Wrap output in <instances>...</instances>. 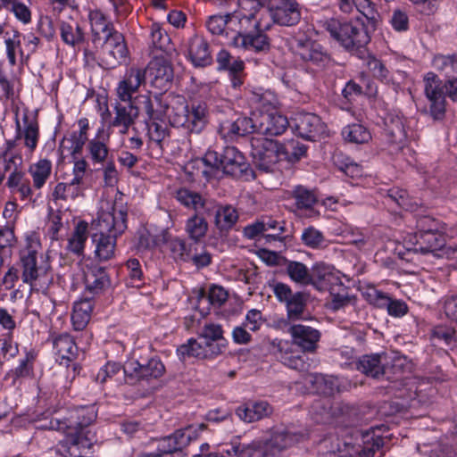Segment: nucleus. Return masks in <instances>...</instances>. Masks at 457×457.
<instances>
[{
    "label": "nucleus",
    "instance_id": "obj_1",
    "mask_svg": "<svg viewBox=\"0 0 457 457\" xmlns=\"http://www.w3.org/2000/svg\"><path fill=\"white\" fill-rule=\"evenodd\" d=\"M96 416L95 405H90L76 407L66 417L51 419L46 428L65 435L58 443L56 453L64 457H90L97 440L89 426Z\"/></svg>",
    "mask_w": 457,
    "mask_h": 457
},
{
    "label": "nucleus",
    "instance_id": "obj_2",
    "mask_svg": "<svg viewBox=\"0 0 457 457\" xmlns=\"http://www.w3.org/2000/svg\"><path fill=\"white\" fill-rule=\"evenodd\" d=\"M137 100L138 111L143 110L149 120H162L165 116L171 126L183 128L188 133H200L206 126L209 110L205 102H193L190 105L184 101L162 104L161 96L155 95L154 101L161 107L155 110L148 95L139 96Z\"/></svg>",
    "mask_w": 457,
    "mask_h": 457
},
{
    "label": "nucleus",
    "instance_id": "obj_3",
    "mask_svg": "<svg viewBox=\"0 0 457 457\" xmlns=\"http://www.w3.org/2000/svg\"><path fill=\"white\" fill-rule=\"evenodd\" d=\"M128 207L121 199H115L102 207L96 220L91 240L95 245V256L105 262L114 256L117 237L127 228Z\"/></svg>",
    "mask_w": 457,
    "mask_h": 457
},
{
    "label": "nucleus",
    "instance_id": "obj_4",
    "mask_svg": "<svg viewBox=\"0 0 457 457\" xmlns=\"http://www.w3.org/2000/svg\"><path fill=\"white\" fill-rule=\"evenodd\" d=\"M40 250L38 235L35 232L27 234L17 263L23 283L29 285L31 291L37 292L48 289L54 279L51 264L44 259Z\"/></svg>",
    "mask_w": 457,
    "mask_h": 457
},
{
    "label": "nucleus",
    "instance_id": "obj_5",
    "mask_svg": "<svg viewBox=\"0 0 457 457\" xmlns=\"http://www.w3.org/2000/svg\"><path fill=\"white\" fill-rule=\"evenodd\" d=\"M207 169L203 170V175L210 179L217 177L220 172L239 179L252 173L250 165L245 155L234 146H227L222 153L208 150L202 159Z\"/></svg>",
    "mask_w": 457,
    "mask_h": 457
},
{
    "label": "nucleus",
    "instance_id": "obj_6",
    "mask_svg": "<svg viewBox=\"0 0 457 457\" xmlns=\"http://www.w3.org/2000/svg\"><path fill=\"white\" fill-rule=\"evenodd\" d=\"M303 437L304 434L295 428L278 427L273 429L269 442H253L247 445H233L230 449L227 450V453L228 455L234 454L237 457H266L270 446L281 451L300 442Z\"/></svg>",
    "mask_w": 457,
    "mask_h": 457
},
{
    "label": "nucleus",
    "instance_id": "obj_7",
    "mask_svg": "<svg viewBox=\"0 0 457 457\" xmlns=\"http://www.w3.org/2000/svg\"><path fill=\"white\" fill-rule=\"evenodd\" d=\"M321 22L330 37L349 52L363 48L370 41L367 28L359 20L346 21L330 18Z\"/></svg>",
    "mask_w": 457,
    "mask_h": 457
},
{
    "label": "nucleus",
    "instance_id": "obj_8",
    "mask_svg": "<svg viewBox=\"0 0 457 457\" xmlns=\"http://www.w3.org/2000/svg\"><path fill=\"white\" fill-rule=\"evenodd\" d=\"M424 91L430 103L431 117L440 120L445 112V96L457 101V78L450 79L443 85L435 73L428 72L424 77Z\"/></svg>",
    "mask_w": 457,
    "mask_h": 457
},
{
    "label": "nucleus",
    "instance_id": "obj_9",
    "mask_svg": "<svg viewBox=\"0 0 457 457\" xmlns=\"http://www.w3.org/2000/svg\"><path fill=\"white\" fill-rule=\"evenodd\" d=\"M403 361L400 358L391 359L386 353L365 354L354 361V369L366 376L387 380H397L401 378Z\"/></svg>",
    "mask_w": 457,
    "mask_h": 457
},
{
    "label": "nucleus",
    "instance_id": "obj_10",
    "mask_svg": "<svg viewBox=\"0 0 457 457\" xmlns=\"http://www.w3.org/2000/svg\"><path fill=\"white\" fill-rule=\"evenodd\" d=\"M239 25V30L229 38L230 46L255 54H266L270 51V39L262 32L263 29H270L269 24H264L262 21H255L252 24V27L256 29L255 32L247 31L248 27H244V24Z\"/></svg>",
    "mask_w": 457,
    "mask_h": 457
},
{
    "label": "nucleus",
    "instance_id": "obj_11",
    "mask_svg": "<svg viewBox=\"0 0 457 457\" xmlns=\"http://www.w3.org/2000/svg\"><path fill=\"white\" fill-rule=\"evenodd\" d=\"M205 429L206 425L204 423L177 429L172 434L156 440V451L143 453L141 457H162L164 454H172L177 452H181L192 441L196 440L199 433Z\"/></svg>",
    "mask_w": 457,
    "mask_h": 457
},
{
    "label": "nucleus",
    "instance_id": "obj_12",
    "mask_svg": "<svg viewBox=\"0 0 457 457\" xmlns=\"http://www.w3.org/2000/svg\"><path fill=\"white\" fill-rule=\"evenodd\" d=\"M94 44L101 46V56L98 65L104 69H114L125 63L129 58V49L125 37L116 29Z\"/></svg>",
    "mask_w": 457,
    "mask_h": 457
},
{
    "label": "nucleus",
    "instance_id": "obj_13",
    "mask_svg": "<svg viewBox=\"0 0 457 457\" xmlns=\"http://www.w3.org/2000/svg\"><path fill=\"white\" fill-rule=\"evenodd\" d=\"M250 144L251 156L255 167L263 172H274L280 161V143L262 136H253Z\"/></svg>",
    "mask_w": 457,
    "mask_h": 457
},
{
    "label": "nucleus",
    "instance_id": "obj_14",
    "mask_svg": "<svg viewBox=\"0 0 457 457\" xmlns=\"http://www.w3.org/2000/svg\"><path fill=\"white\" fill-rule=\"evenodd\" d=\"M165 372V367L159 358L154 357L141 363L137 360H129L123 366L125 382L130 385L141 381H149L161 378Z\"/></svg>",
    "mask_w": 457,
    "mask_h": 457
},
{
    "label": "nucleus",
    "instance_id": "obj_15",
    "mask_svg": "<svg viewBox=\"0 0 457 457\" xmlns=\"http://www.w3.org/2000/svg\"><path fill=\"white\" fill-rule=\"evenodd\" d=\"M255 132L254 119L231 113L220 120L218 133L227 142H233L247 134Z\"/></svg>",
    "mask_w": 457,
    "mask_h": 457
},
{
    "label": "nucleus",
    "instance_id": "obj_16",
    "mask_svg": "<svg viewBox=\"0 0 457 457\" xmlns=\"http://www.w3.org/2000/svg\"><path fill=\"white\" fill-rule=\"evenodd\" d=\"M291 126L298 137L309 141H315L326 130V125L320 118L310 112L295 113Z\"/></svg>",
    "mask_w": 457,
    "mask_h": 457
},
{
    "label": "nucleus",
    "instance_id": "obj_17",
    "mask_svg": "<svg viewBox=\"0 0 457 457\" xmlns=\"http://www.w3.org/2000/svg\"><path fill=\"white\" fill-rule=\"evenodd\" d=\"M267 12L272 21L280 26H294L301 20V9L296 0H271Z\"/></svg>",
    "mask_w": 457,
    "mask_h": 457
},
{
    "label": "nucleus",
    "instance_id": "obj_18",
    "mask_svg": "<svg viewBox=\"0 0 457 457\" xmlns=\"http://www.w3.org/2000/svg\"><path fill=\"white\" fill-rule=\"evenodd\" d=\"M16 139L23 141V145L29 154H32L37 147L40 137L39 124L37 115L30 116L28 110L24 111L22 125L16 112L15 117Z\"/></svg>",
    "mask_w": 457,
    "mask_h": 457
},
{
    "label": "nucleus",
    "instance_id": "obj_19",
    "mask_svg": "<svg viewBox=\"0 0 457 457\" xmlns=\"http://www.w3.org/2000/svg\"><path fill=\"white\" fill-rule=\"evenodd\" d=\"M384 140L392 151L401 150L406 141L407 133L405 130V122L402 115L395 112H389L384 118Z\"/></svg>",
    "mask_w": 457,
    "mask_h": 457
},
{
    "label": "nucleus",
    "instance_id": "obj_20",
    "mask_svg": "<svg viewBox=\"0 0 457 457\" xmlns=\"http://www.w3.org/2000/svg\"><path fill=\"white\" fill-rule=\"evenodd\" d=\"M145 70L151 79L152 86L161 90L167 89L173 79L172 65L162 54H156Z\"/></svg>",
    "mask_w": 457,
    "mask_h": 457
},
{
    "label": "nucleus",
    "instance_id": "obj_21",
    "mask_svg": "<svg viewBox=\"0 0 457 457\" xmlns=\"http://www.w3.org/2000/svg\"><path fill=\"white\" fill-rule=\"evenodd\" d=\"M287 332L291 336L292 344L299 347L302 352L310 353L316 352L321 337L320 330L303 324H294L288 327Z\"/></svg>",
    "mask_w": 457,
    "mask_h": 457
},
{
    "label": "nucleus",
    "instance_id": "obj_22",
    "mask_svg": "<svg viewBox=\"0 0 457 457\" xmlns=\"http://www.w3.org/2000/svg\"><path fill=\"white\" fill-rule=\"evenodd\" d=\"M146 79V70L145 68L132 66L129 68L123 79L118 83L116 93L121 102H130L133 94L137 93L139 87L145 84Z\"/></svg>",
    "mask_w": 457,
    "mask_h": 457
},
{
    "label": "nucleus",
    "instance_id": "obj_23",
    "mask_svg": "<svg viewBox=\"0 0 457 457\" xmlns=\"http://www.w3.org/2000/svg\"><path fill=\"white\" fill-rule=\"evenodd\" d=\"M253 116L256 136H279L289 126L287 118L278 112H265Z\"/></svg>",
    "mask_w": 457,
    "mask_h": 457
},
{
    "label": "nucleus",
    "instance_id": "obj_24",
    "mask_svg": "<svg viewBox=\"0 0 457 457\" xmlns=\"http://www.w3.org/2000/svg\"><path fill=\"white\" fill-rule=\"evenodd\" d=\"M174 197L186 209L194 211V214L202 213L206 216L215 200L186 187L179 188Z\"/></svg>",
    "mask_w": 457,
    "mask_h": 457
},
{
    "label": "nucleus",
    "instance_id": "obj_25",
    "mask_svg": "<svg viewBox=\"0 0 457 457\" xmlns=\"http://www.w3.org/2000/svg\"><path fill=\"white\" fill-rule=\"evenodd\" d=\"M85 295L92 297L110 287L111 279L105 268L99 265L87 266L84 271Z\"/></svg>",
    "mask_w": 457,
    "mask_h": 457
},
{
    "label": "nucleus",
    "instance_id": "obj_26",
    "mask_svg": "<svg viewBox=\"0 0 457 457\" xmlns=\"http://www.w3.org/2000/svg\"><path fill=\"white\" fill-rule=\"evenodd\" d=\"M295 53L303 62L319 67L324 66L329 61V56L322 46L311 39L296 40Z\"/></svg>",
    "mask_w": 457,
    "mask_h": 457
},
{
    "label": "nucleus",
    "instance_id": "obj_27",
    "mask_svg": "<svg viewBox=\"0 0 457 457\" xmlns=\"http://www.w3.org/2000/svg\"><path fill=\"white\" fill-rule=\"evenodd\" d=\"M273 407L267 401H248L238 405L235 413L238 419L245 423L256 422L270 417L273 413Z\"/></svg>",
    "mask_w": 457,
    "mask_h": 457
},
{
    "label": "nucleus",
    "instance_id": "obj_28",
    "mask_svg": "<svg viewBox=\"0 0 457 457\" xmlns=\"http://www.w3.org/2000/svg\"><path fill=\"white\" fill-rule=\"evenodd\" d=\"M187 58L196 68L211 65L212 57L208 42L201 36L194 35L186 44Z\"/></svg>",
    "mask_w": 457,
    "mask_h": 457
},
{
    "label": "nucleus",
    "instance_id": "obj_29",
    "mask_svg": "<svg viewBox=\"0 0 457 457\" xmlns=\"http://www.w3.org/2000/svg\"><path fill=\"white\" fill-rule=\"evenodd\" d=\"M110 134L104 127L98 129L94 138L87 140L86 146L87 157L94 164H104L109 155L108 142Z\"/></svg>",
    "mask_w": 457,
    "mask_h": 457
},
{
    "label": "nucleus",
    "instance_id": "obj_30",
    "mask_svg": "<svg viewBox=\"0 0 457 457\" xmlns=\"http://www.w3.org/2000/svg\"><path fill=\"white\" fill-rule=\"evenodd\" d=\"M213 218L215 227L220 231L231 229L238 220V212L231 204H221L216 200L207 215Z\"/></svg>",
    "mask_w": 457,
    "mask_h": 457
},
{
    "label": "nucleus",
    "instance_id": "obj_31",
    "mask_svg": "<svg viewBox=\"0 0 457 457\" xmlns=\"http://www.w3.org/2000/svg\"><path fill=\"white\" fill-rule=\"evenodd\" d=\"M410 242L413 243L414 252L423 254L440 250L445 245V237L440 231L415 233L410 236Z\"/></svg>",
    "mask_w": 457,
    "mask_h": 457
},
{
    "label": "nucleus",
    "instance_id": "obj_32",
    "mask_svg": "<svg viewBox=\"0 0 457 457\" xmlns=\"http://www.w3.org/2000/svg\"><path fill=\"white\" fill-rule=\"evenodd\" d=\"M53 347L60 360V364H66L67 367L78 356V346L72 337L67 333L54 337Z\"/></svg>",
    "mask_w": 457,
    "mask_h": 457
},
{
    "label": "nucleus",
    "instance_id": "obj_33",
    "mask_svg": "<svg viewBox=\"0 0 457 457\" xmlns=\"http://www.w3.org/2000/svg\"><path fill=\"white\" fill-rule=\"evenodd\" d=\"M5 186L13 195H18L21 201H31L33 191L29 179L22 170H12L7 177Z\"/></svg>",
    "mask_w": 457,
    "mask_h": 457
},
{
    "label": "nucleus",
    "instance_id": "obj_34",
    "mask_svg": "<svg viewBox=\"0 0 457 457\" xmlns=\"http://www.w3.org/2000/svg\"><path fill=\"white\" fill-rule=\"evenodd\" d=\"M267 0H237L238 10L233 13L238 24L262 21L257 18V13L264 8Z\"/></svg>",
    "mask_w": 457,
    "mask_h": 457
},
{
    "label": "nucleus",
    "instance_id": "obj_35",
    "mask_svg": "<svg viewBox=\"0 0 457 457\" xmlns=\"http://www.w3.org/2000/svg\"><path fill=\"white\" fill-rule=\"evenodd\" d=\"M93 311V303L89 296L77 301L73 305L71 322L75 330H83L88 324Z\"/></svg>",
    "mask_w": 457,
    "mask_h": 457
},
{
    "label": "nucleus",
    "instance_id": "obj_36",
    "mask_svg": "<svg viewBox=\"0 0 457 457\" xmlns=\"http://www.w3.org/2000/svg\"><path fill=\"white\" fill-rule=\"evenodd\" d=\"M274 354L284 365L294 369L302 370L304 367V361L299 355L293 354L290 345L287 341L279 340L272 342Z\"/></svg>",
    "mask_w": 457,
    "mask_h": 457
},
{
    "label": "nucleus",
    "instance_id": "obj_37",
    "mask_svg": "<svg viewBox=\"0 0 457 457\" xmlns=\"http://www.w3.org/2000/svg\"><path fill=\"white\" fill-rule=\"evenodd\" d=\"M128 105H122L119 103L114 107L115 117L111 122L112 127H130L138 117V107L131 100L127 102Z\"/></svg>",
    "mask_w": 457,
    "mask_h": 457
},
{
    "label": "nucleus",
    "instance_id": "obj_38",
    "mask_svg": "<svg viewBox=\"0 0 457 457\" xmlns=\"http://www.w3.org/2000/svg\"><path fill=\"white\" fill-rule=\"evenodd\" d=\"M88 19L91 25L94 43L97 42L98 39L115 29L112 22L109 21L100 10L90 11Z\"/></svg>",
    "mask_w": 457,
    "mask_h": 457
},
{
    "label": "nucleus",
    "instance_id": "obj_39",
    "mask_svg": "<svg viewBox=\"0 0 457 457\" xmlns=\"http://www.w3.org/2000/svg\"><path fill=\"white\" fill-rule=\"evenodd\" d=\"M308 382L320 394L330 395L338 391L339 380L332 375L313 373L308 376Z\"/></svg>",
    "mask_w": 457,
    "mask_h": 457
},
{
    "label": "nucleus",
    "instance_id": "obj_40",
    "mask_svg": "<svg viewBox=\"0 0 457 457\" xmlns=\"http://www.w3.org/2000/svg\"><path fill=\"white\" fill-rule=\"evenodd\" d=\"M293 197L295 201L297 209L309 212L310 217L317 215V212L313 210V206L317 203L318 199L313 191L303 186H297L293 190Z\"/></svg>",
    "mask_w": 457,
    "mask_h": 457
},
{
    "label": "nucleus",
    "instance_id": "obj_41",
    "mask_svg": "<svg viewBox=\"0 0 457 457\" xmlns=\"http://www.w3.org/2000/svg\"><path fill=\"white\" fill-rule=\"evenodd\" d=\"M37 356V354L34 350L31 349L26 351L24 357L20 360L18 366L11 370L8 372V376H10V378L14 381L32 377L34 374V363Z\"/></svg>",
    "mask_w": 457,
    "mask_h": 457
},
{
    "label": "nucleus",
    "instance_id": "obj_42",
    "mask_svg": "<svg viewBox=\"0 0 457 457\" xmlns=\"http://www.w3.org/2000/svg\"><path fill=\"white\" fill-rule=\"evenodd\" d=\"M207 217L206 214L202 213L193 214L186 221L185 229L195 243L204 237L208 231Z\"/></svg>",
    "mask_w": 457,
    "mask_h": 457
},
{
    "label": "nucleus",
    "instance_id": "obj_43",
    "mask_svg": "<svg viewBox=\"0 0 457 457\" xmlns=\"http://www.w3.org/2000/svg\"><path fill=\"white\" fill-rule=\"evenodd\" d=\"M177 354L181 361H186L189 358L209 360L202 341L195 338H190L186 344L181 345L177 349Z\"/></svg>",
    "mask_w": 457,
    "mask_h": 457
},
{
    "label": "nucleus",
    "instance_id": "obj_44",
    "mask_svg": "<svg viewBox=\"0 0 457 457\" xmlns=\"http://www.w3.org/2000/svg\"><path fill=\"white\" fill-rule=\"evenodd\" d=\"M177 354L181 361H186L189 358L209 360L202 341L195 338H190L186 344L181 345L177 349Z\"/></svg>",
    "mask_w": 457,
    "mask_h": 457
},
{
    "label": "nucleus",
    "instance_id": "obj_45",
    "mask_svg": "<svg viewBox=\"0 0 457 457\" xmlns=\"http://www.w3.org/2000/svg\"><path fill=\"white\" fill-rule=\"evenodd\" d=\"M150 40L154 50L161 51L166 55H169L173 50L170 36L159 24L152 25Z\"/></svg>",
    "mask_w": 457,
    "mask_h": 457
},
{
    "label": "nucleus",
    "instance_id": "obj_46",
    "mask_svg": "<svg viewBox=\"0 0 457 457\" xmlns=\"http://www.w3.org/2000/svg\"><path fill=\"white\" fill-rule=\"evenodd\" d=\"M51 170L52 163L47 159H41L29 167V172L36 189H40L46 184L51 175Z\"/></svg>",
    "mask_w": 457,
    "mask_h": 457
},
{
    "label": "nucleus",
    "instance_id": "obj_47",
    "mask_svg": "<svg viewBox=\"0 0 457 457\" xmlns=\"http://www.w3.org/2000/svg\"><path fill=\"white\" fill-rule=\"evenodd\" d=\"M87 223L85 221H79L71 237L68 240L67 249L73 253L80 255L84 252L85 244L87 239Z\"/></svg>",
    "mask_w": 457,
    "mask_h": 457
},
{
    "label": "nucleus",
    "instance_id": "obj_48",
    "mask_svg": "<svg viewBox=\"0 0 457 457\" xmlns=\"http://www.w3.org/2000/svg\"><path fill=\"white\" fill-rule=\"evenodd\" d=\"M342 136L345 141L357 145L368 143L371 139L369 129L358 123L345 126L342 129Z\"/></svg>",
    "mask_w": 457,
    "mask_h": 457
},
{
    "label": "nucleus",
    "instance_id": "obj_49",
    "mask_svg": "<svg viewBox=\"0 0 457 457\" xmlns=\"http://www.w3.org/2000/svg\"><path fill=\"white\" fill-rule=\"evenodd\" d=\"M307 146L299 141L291 139L284 145L280 144V160H286L288 162H296L302 157L305 156Z\"/></svg>",
    "mask_w": 457,
    "mask_h": 457
},
{
    "label": "nucleus",
    "instance_id": "obj_50",
    "mask_svg": "<svg viewBox=\"0 0 457 457\" xmlns=\"http://www.w3.org/2000/svg\"><path fill=\"white\" fill-rule=\"evenodd\" d=\"M87 142L82 136L71 132L66 135L60 143V149L62 154L65 152L77 159L81 154L83 146Z\"/></svg>",
    "mask_w": 457,
    "mask_h": 457
},
{
    "label": "nucleus",
    "instance_id": "obj_51",
    "mask_svg": "<svg viewBox=\"0 0 457 457\" xmlns=\"http://www.w3.org/2000/svg\"><path fill=\"white\" fill-rule=\"evenodd\" d=\"M309 300V294L306 292H295V298L289 302L287 309V316L289 320L302 319Z\"/></svg>",
    "mask_w": 457,
    "mask_h": 457
},
{
    "label": "nucleus",
    "instance_id": "obj_52",
    "mask_svg": "<svg viewBox=\"0 0 457 457\" xmlns=\"http://www.w3.org/2000/svg\"><path fill=\"white\" fill-rule=\"evenodd\" d=\"M283 266H286L287 274L294 282L305 285L311 281L309 270L303 263L286 260Z\"/></svg>",
    "mask_w": 457,
    "mask_h": 457
},
{
    "label": "nucleus",
    "instance_id": "obj_53",
    "mask_svg": "<svg viewBox=\"0 0 457 457\" xmlns=\"http://www.w3.org/2000/svg\"><path fill=\"white\" fill-rule=\"evenodd\" d=\"M233 23H237L233 13L212 15L206 21V28L212 35H223L226 27L229 28Z\"/></svg>",
    "mask_w": 457,
    "mask_h": 457
},
{
    "label": "nucleus",
    "instance_id": "obj_54",
    "mask_svg": "<svg viewBox=\"0 0 457 457\" xmlns=\"http://www.w3.org/2000/svg\"><path fill=\"white\" fill-rule=\"evenodd\" d=\"M301 240L304 245L312 249H323L328 245V240L323 233L312 226L303 230Z\"/></svg>",
    "mask_w": 457,
    "mask_h": 457
},
{
    "label": "nucleus",
    "instance_id": "obj_55",
    "mask_svg": "<svg viewBox=\"0 0 457 457\" xmlns=\"http://www.w3.org/2000/svg\"><path fill=\"white\" fill-rule=\"evenodd\" d=\"M60 34L62 40L69 46H75L84 41V33L77 23L62 22Z\"/></svg>",
    "mask_w": 457,
    "mask_h": 457
},
{
    "label": "nucleus",
    "instance_id": "obj_56",
    "mask_svg": "<svg viewBox=\"0 0 457 457\" xmlns=\"http://www.w3.org/2000/svg\"><path fill=\"white\" fill-rule=\"evenodd\" d=\"M168 232L163 230L162 235H153L148 229L142 228L137 232V246L139 249H152L161 243L168 242Z\"/></svg>",
    "mask_w": 457,
    "mask_h": 457
},
{
    "label": "nucleus",
    "instance_id": "obj_57",
    "mask_svg": "<svg viewBox=\"0 0 457 457\" xmlns=\"http://www.w3.org/2000/svg\"><path fill=\"white\" fill-rule=\"evenodd\" d=\"M83 195L82 189H76L69 182H59L52 192V199L57 203L59 201L75 200Z\"/></svg>",
    "mask_w": 457,
    "mask_h": 457
},
{
    "label": "nucleus",
    "instance_id": "obj_58",
    "mask_svg": "<svg viewBox=\"0 0 457 457\" xmlns=\"http://www.w3.org/2000/svg\"><path fill=\"white\" fill-rule=\"evenodd\" d=\"M327 288L330 292L332 304L335 310H338L350 303L351 299L347 294L346 287L343 285L340 279L337 283H334V285H331Z\"/></svg>",
    "mask_w": 457,
    "mask_h": 457
},
{
    "label": "nucleus",
    "instance_id": "obj_59",
    "mask_svg": "<svg viewBox=\"0 0 457 457\" xmlns=\"http://www.w3.org/2000/svg\"><path fill=\"white\" fill-rule=\"evenodd\" d=\"M312 275L317 278L322 283V287L326 288L334 285V283H337L340 279L337 276L333 274L331 267L323 262L313 265Z\"/></svg>",
    "mask_w": 457,
    "mask_h": 457
},
{
    "label": "nucleus",
    "instance_id": "obj_60",
    "mask_svg": "<svg viewBox=\"0 0 457 457\" xmlns=\"http://www.w3.org/2000/svg\"><path fill=\"white\" fill-rule=\"evenodd\" d=\"M147 124L148 137L151 144H155L162 148V143L170 136L169 129L166 124L159 123L156 120H150Z\"/></svg>",
    "mask_w": 457,
    "mask_h": 457
},
{
    "label": "nucleus",
    "instance_id": "obj_61",
    "mask_svg": "<svg viewBox=\"0 0 457 457\" xmlns=\"http://www.w3.org/2000/svg\"><path fill=\"white\" fill-rule=\"evenodd\" d=\"M221 325L216 323H205L198 332V339L211 340L218 343H225Z\"/></svg>",
    "mask_w": 457,
    "mask_h": 457
},
{
    "label": "nucleus",
    "instance_id": "obj_62",
    "mask_svg": "<svg viewBox=\"0 0 457 457\" xmlns=\"http://www.w3.org/2000/svg\"><path fill=\"white\" fill-rule=\"evenodd\" d=\"M363 297L374 306L385 308L390 298L386 293L377 289L373 286H368L361 290Z\"/></svg>",
    "mask_w": 457,
    "mask_h": 457
},
{
    "label": "nucleus",
    "instance_id": "obj_63",
    "mask_svg": "<svg viewBox=\"0 0 457 457\" xmlns=\"http://www.w3.org/2000/svg\"><path fill=\"white\" fill-rule=\"evenodd\" d=\"M169 247L173 253L174 258L188 262L192 253V244H187L185 240L179 237L172 238L169 241Z\"/></svg>",
    "mask_w": 457,
    "mask_h": 457
},
{
    "label": "nucleus",
    "instance_id": "obj_64",
    "mask_svg": "<svg viewBox=\"0 0 457 457\" xmlns=\"http://www.w3.org/2000/svg\"><path fill=\"white\" fill-rule=\"evenodd\" d=\"M30 5L31 0H15L8 11L12 12L17 20L28 24L31 21Z\"/></svg>",
    "mask_w": 457,
    "mask_h": 457
}]
</instances>
